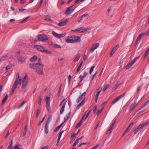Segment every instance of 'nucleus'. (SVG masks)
<instances>
[{
    "label": "nucleus",
    "mask_w": 149,
    "mask_h": 149,
    "mask_svg": "<svg viewBox=\"0 0 149 149\" xmlns=\"http://www.w3.org/2000/svg\"><path fill=\"white\" fill-rule=\"evenodd\" d=\"M45 20H47L49 21H50L51 20V19L50 16L49 15H46L45 17Z\"/></svg>",
    "instance_id": "44"
},
{
    "label": "nucleus",
    "mask_w": 149,
    "mask_h": 149,
    "mask_svg": "<svg viewBox=\"0 0 149 149\" xmlns=\"http://www.w3.org/2000/svg\"><path fill=\"white\" fill-rule=\"evenodd\" d=\"M143 127L141 125H140L134 131V133L135 134H136Z\"/></svg>",
    "instance_id": "14"
},
{
    "label": "nucleus",
    "mask_w": 149,
    "mask_h": 149,
    "mask_svg": "<svg viewBox=\"0 0 149 149\" xmlns=\"http://www.w3.org/2000/svg\"><path fill=\"white\" fill-rule=\"evenodd\" d=\"M70 113H71L70 112L68 113L66 117H65L64 118V119L65 121L68 119L69 116L70 114Z\"/></svg>",
    "instance_id": "40"
},
{
    "label": "nucleus",
    "mask_w": 149,
    "mask_h": 149,
    "mask_svg": "<svg viewBox=\"0 0 149 149\" xmlns=\"http://www.w3.org/2000/svg\"><path fill=\"white\" fill-rule=\"evenodd\" d=\"M82 123V121L80 120L79 122L77 124L76 127V128H78L81 125Z\"/></svg>",
    "instance_id": "34"
},
{
    "label": "nucleus",
    "mask_w": 149,
    "mask_h": 149,
    "mask_svg": "<svg viewBox=\"0 0 149 149\" xmlns=\"http://www.w3.org/2000/svg\"><path fill=\"white\" fill-rule=\"evenodd\" d=\"M49 129H48V126H45V133L47 134L48 132Z\"/></svg>",
    "instance_id": "39"
},
{
    "label": "nucleus",
    "mask_w": 149,
    "mask_h": 149,
    "mask_svg": "<svg viewBox=\"0 0 149 149\" xmlns=\"http://www.w3.org/2000/svg\"><path fill=\"white\" fill-rule=\"evenodd\" d=\"M74 10H66L65 13L67 16L69 15Z\"/></svg>",
    "instance_id": "22"
},
{
    "label": "nucleus",
    "mask_w": 149,
    "mask_h": 149,
    "mask_svg": "<svg viewBox=\"0 0 149 149\" xmlns=\"http://www.w3.org/2000/svg\"><path fill=\"white\" fill-rule=\"evenodd\" d=\"M21 145H16L14 146L15 149H21Z\"/></svg>",
    "instance_id": "45"
},
{
    "label": "nucleus",
    "mask_w": 149,
    "mask_h": 149,
    "mask_svg": "<svg viewBox=\"0 0 149 149\" xmlns=\"http://www.w3.org/2000/svg\"><path fill=\"white\" fill-rule=\"evenodd\" d=\"M109 84H107L106 86H105L103 89V91L104 92H105L106 90L109 88Z\"/></svg>",
    "instance_id": "42"
},
{
    "label": "nucleus",
    "mask_w": 149,
    "mask_h": 149,
    "mask_svg": "<svg viewBox=\"0 0 149 149\" xmlns=\"http://www.w3.org/2000/svg\"><path fill=\"white\" fill-rule=\"evenodd\" d=\"M116 120H115V121H113V123L110 125L109 127V129L108 130V131L107 132V134H110L111 132L112 131V128H113L114 125L116 123Z\"/></svg>",
    "instance_id": "5"
},
{
    "label": "nucleus",
    "mask_w": 149,
    "mask_h": 149,
    "mask_svg": "<svg viewBox=\"0 0 149 149\" xmlns=\"http://www.w3.org/2000/svg\"><path fill=\"white\" fill-rule=\"evenodd\" d=\"M74 42H79L80 41V38L77 36H74L72 37Z\"/></svg>",
    "instance_id": "10"
},
{
    "label": "nucleus",
    "mask_w": 149,
    "mask_h": 149,
    "mask_svg": "<svg viewBox=\"0 0 149 149\" xmlns=\"http://www.w3.org/2000/svg\"><path fill=\"white\" fill-rule=\"evenodd\" d=\"M39 113L40 112L39 111V109H38L36 111V117L37 118H38Z\"/></svg>",
    "instance_id": "54"
},
{
    "label": "nucleus",
    "mask_w": 149,
    "mask_h": 149,
    "mask_svg": "<svg viewBox=\"0 0 149 149\" xmlns=\"http://www.w3.org/2000/svg\"><path fill=\"white\" fill-rule=\"evenodd\" d=\"M8 95L6 94V95L5 97H4V98L3 99V100H2V104H3L5 103V102L7 100L8 98Z\"/></svg>",
    "instance_id": "30"
},
{
    "label": "nucleus",
    "mask_w": 149,
    "mask_h": 149,
    "mask_svg": "<svg viewBox=\"0 0 149 149\" xmlns=\"http://www.w3.org/2000/svg\"><path fill=\"white\" fill-rule=\"evenodd\" d=\"M37 57L36 56H33L30 59V61L31 62L35 61L37 59Z\"/></svg>",
    "instance_id": "28"
},
{
    "label": "nucleus",
    "mask_w": 149,
    "mask_h": 149,
    "mask_svg": "<svg viewBox=\"0 0 149 149\" xmlns=\"http://www.w3.org/2000/svg\"><path fill=\"white\" fill-rule=\"evenodd\" d=\"M36 63H31L29 64V66L30 68L33 69H35L36 68Z\"/></svg>",
    "instance_id": "20"
},
{
    "label": "nucleus",
    "mask_w": 149,
    "mask_h": 149,
    "mask_svg": "<svg viewBox=\"0 0 149 149\" xmlns=\"http://www.w3.org/2000/svg\"><path fill=\"white\" fill-rule=\"evenodd\" d=\"M48 39V37L45 34H41L38 36V40L39 41L45 42Z\"/></svg>",
    "instance_id": "1"
},
{
    "label": "nucleus",
    "mask_w": 149,
    "mask_h": 149,
    "mask_svg": "<svg viewBox=\"0 0 149 149\" xmlns=\"http://www.w3.org/2000/svg\"><path fill=\"white\" fill-rule=\"evenodd\" d=\"M81 57V54H78L74 60V62H76L78 61Z\"/></svg>",
    "instance_id": "24"
},
{
    "label": "nucleus",
    "mask_w": 149,
    "mask_h": 149,
    "mask_svg": "<svg viewBox=\"0 0 149 149\" xmlns=\"http://www.w3.org/2000/svg\"><path fill=\"white\" fill-rule=\"evenodd\" d=\"M69 20V18L65 20L59 22L58 24V25L59 26H61L65 25L67 23V22H68Z\"/></svg>",
    "instance_id": "6"
},
{
    "label": "nucleus",
    "mask_w": 149,
    "mask_h": 149,
    "mask_svg": "<svg viewBox=\"0 0 149 149\" xmlns=\"http://www.w3.org/2000/svg\"><path fill=\"white\" fill-rule=\"evenodd\" d=\"M130 68V62H129L125 66V68L126 69H129Z\"/></svg>",
    "instance_id": "48"
},
{
    "label": "nucleus",
    "mask_w": 149,
    "mask_h": 149,
    "mask_svg": "<svg viewBox=\"0 0 149 149\" xmlns=\"http://www.w3.org/2000/svg\"><path fill=\"white\" fill-rule=\"evenodd\" d=\"M42 101V99L40 96L39 97V99L38 101V104L39 105H40L41 104V102Z\"/></svg>",
    "instance_id": "55"
},
{
    "label": "nucleus",
    "mask_w": 149,
    "mask_h": 149,
    "mask_svg": "<svg viewBox=\"0 0 149 149\" xmlns=\"http://www.w3.org/2000/svg\"><path fill=\"white\" fill-rule=\"evenodd\" d=\"M100 44L99 43H97L93 44L92 46L95 49H96L99 46Z\"/></svg>",
    "instance_id": "35"
},
{
    "label": "nucleus",
    "mask_w": 149,
    "mask_h": 149,
    "mask_svg": "<svg viewBox=\"0 0 149 149\" xmlns=\"http://www.w3.org/2000/svg\"><path fill=\"white\" fill-rule=\"evenodd\" d=\"M52 116L51 115H50L49 116L47 120L49 121H51L52 119Z\"/></svg>",
    "instance_id": "60"
},
{
    "label": "nucleus",
    "mask_w": 149,
    "mask_h": 149,
    "mask_svg": "<svg viewBox=\"0 0 149 149\" xmlns=\"http://www.w3.org/2000/svg\"><path fill=\"white\" fill-rule=\"evenodd\" d=\"M91 29V28L90 27L88 28H84V31H86L87 30H90Z\"/></svg>",
    "instance_id": "62"
},
{
    "label": "nucleus",
    "mask_w": 149,
    "mask_h": 149,
    "mask_svg": "<svg viewBox=\"0 0 149 149\" xmlns=\"http://www.w3.org/2000/svg\"><path fill=\"white\" fill-rule=\"evenodd\" d=\"M16 82L15 83H14V84L13 86V88L12 89L11 92L10 93V95H12L14 93V92L15 90H16L17 87L18 85L16 84Z\"/></svg>",
    "instance_id": "12"
},
{
    "label": "nucleus",
    "mask_w": 149,
    "mask_h": 149,
    "mask_svg": "<svg viewBox=\"0 0 149 149\" xmlns=\"http://www.w3.org/2000/svg\"><path fill=\"white\" fill-rule=\"evenodd\" d=\"M86 92H84L81 96H79V98L77 99L76 100V102L77 103H79L81 100L82 99H84V100L85 99V96L86 95Z\"/></svg>",
    "instance_id": "4"
},
{
    "label": "nucleus",
    "mask_w": 149,
    "mask_h": 149,
    "mask_svg": "<svg viewBox=\"0 0 149 149\" xmlns=\"http://www.w3.org/2000/svg\"><path fill=\"white\" fill-rule=\"evenodd\" d=\"M102 109H98L97 112V114L98 115L100 114L101 112H102Z\"/></svg>",
    "instance_id": "53"
},
{
    "label": "nucleus",
    "mask_w": 149,
    "mask_h": 149,
    "mask_svg": "<svg viewBox=\"0 0 149 149\" xmlns=\"http://www.w3.org/2000/svg\"><path fill=\"white\" fill-rule=\"evenodd\" d=\"M22 80L21 78H16L14 83H15L16 82V84L17 85H18V84L21 85L22 83Z\"/></svg>",
    "instance_id": "15"
},
{
    "label": "nucleus",
    "mask_w": 149,
    "mask_h": 149,
    "mask_svg": "<svg viewBox=\"0 0 149 149\" xmlns=\"http://www.w3.org/2000/svg\"><path fill=\"white\" fill-rule=\"evenodd\" d=\"M66 34L65 33H64L62 34H58V38H60L64 37L65 36Z\"/></svg>",
    "instance_id": "43"
},
{
    "label": "nucleus",
    "mask_w": 149,
    "mask_h": 149,
    "mask_svg": "<svg viewBox=\"0 0 149 149\" xmlns=\"http://www.w3.org/2000/svg\"><path fill=\"white\" fill-rule=\"evenodd\" d=\"M145 34V33H142L141 34H140L138 37V38H137V39L136 40V43H137V41L141 40L142 38V36H143Z\"/></svg>",
    "instance_id": "19"
},
{
    "label": "nucleus",
    "mask_w": 149,
    "mask_h": 149,
    "mask_svg": "<svg viewBox=\"0 0 149 149\" xmlns=\"http://www.w3.org/2000/svg\"><path fill=\"white\" fill-rule=\"evenodd\" d=\"M65 104L66 102H65L62 106V108H61L60 110V113L61 114H62L63 112V111H64Z\"/></svg>",
    "instance_id": "25"
},
{
    "label": "nucleus",
    "mask_w": 149,
    "mask_h": 149,
    "mask_svg": "<svg viewBox=\"0 0 149 149\" xmlns=\"http://www.w3.org/2000/svg\"><path fill=\"white\" fill-rule=\"evenodd\" d=\"M139 56L138 57L135 58L134 60L131 62V66H132L135 62L136 60L139 58Z\"/></svg>",
    "instance_id": "38"
},
{
    "label": "nucleus",
    "mask_w": 149,
    "mask_h": 149,
    "mask_svg": "<svg viewBox=\"0 0 149 149\" xmlns=\"http://www.w3.org/2000/svg\"><path fill=\"white\" fill-rule=\"evenodd\" d=\"M36 72L39 75H42L43 74V68H42L40 69L36 70Z\"/></svg>",
    "instance_id": "23"
},
{
    "label": "nucleus",
    "mask_w": 149,
    "mask_h": 149,
    "mask_svg": "<svg viewBox=\"0 0 149 149\" xmlns=\"http://www.w3.org/2000/svg\"><path fill=\"white\" fill-rule=\"evenodd\" d=\"M44 52H45L46 53L48 54H51V51L45 49Z\"/></svg>",
    "instance_id": "63"
},
{
    "label": "nucleus",
    "mask_w": 149,
    "mask_h": 149,
    "mask_svg": "<svg viewBox=\"0 0 149 149\" xmlns=\"http://www.w3.org/2000/svg\"><path fill=\"white\" fill-rule=\"evenodd\" d=\"M38 63H38L39 64H40L41 65H43L41 61V59L40 58H38Z\"/></svg>",
    "instance_id": "58"
},
{
    "label": "nucleus",
    "mask_w": 149,
    "mask_h": 149,
    "mask_svg": "<svg viewBox=\"0 0 149 149\" xmlns=\"http://www.w3.org/2000/svg\"><path fill=\"white\" fill-rule=\"evenodd\" d=\"M97 109V107L96 106H95L93 109V112L94 113H95L96 112Z\"/></svg>",
    "instance_id": "59"
},
{
    "label": "nucleus",
    "mask_w": 149,
    "mask_h": 149,
    "mask_svg": "<svg viewBox=\"0 0 149 149\" xmlns=\"http://www.w3.org/2000/svg\"><path fill=\"white\" fill-rule=\"evenodd\" d=\"M17 58L19 62H24L25 61L26 58L23 56H18L17 57Z\"/></svg>",
    "instance_id": "9"
},
{
    "label": "nucleus",
    "mask_w": 149,
    "mask_h": 149,
    "mask_svg": "<svg viewBox=\"0 0 149 149\" xmlns=\"http://www.w3.org/2000/svg\"><path fill=\"white\" fill-rule=\"evenodd\" d=\"M28 76L27 75H25L22 81V87L23 88H24L26 87V86L28 83Z\"/></svg>",
    "instance_id": "2"
},
{
    "label": "nucleus",
    "mask_w": 149,
    "mask_h": 149,
    "mask_svg": "<svg viewBox=\"0 0 149 149\" xmlns=\"http://www.w3.org/2000/svg\"><path fill=\"white\" fill-rule=\"evenodd\" d=\"M126 94V93H125L123 94L118 96L115 99L113 100L112 102L111 103L112 104H114L115 103L117 102L119 100L121 99V98L125 96Z\"/></svg>",
    "instance_id": "3"
},
{
    "label": "nucleus",
    "mask_w": 149,
    "mask_h": 149,
    "mask_svg": "<svg viewBox=\"0 0 149 149\" xmlns=\"http://www.w3.org/2000/svg\"><path fill=\"white\" fill-rule=\"evenodd\" d=\"M26 102V101H23L22 102L21 104L18 107H17V108L18 109H19L22 107L24 104Z\"/></svg>",
    "instance_id": "37"
},
{
    "label": "nucleus",
    "mask_w": 149,
    "mask_h": 149,
    "mask_svg": "<svg viewBox=\"0 0 149 149\" xmlns=\"http://www.w3.org/2000/svg\"><path fill=\"white\" fill-rule=\"evenodd\" d=\"M29 17H30L29 16H28V17H27L26 18H25L21 22H24L26 21Z\"/></svg>",
    "instance_id": "61"
},
{
    "label": "nucleus",
    "mask_w": 149,
    "mask_h": 149,
    "mask_svg": "<svg viewBox=\"0 0 149 149\" xmlns=\"http://www.w3.org/2000/svg\"><path fill=\"white\" fill-rule=\"evenodd\" d=\"M46 107L48 111H49L50 109V104H47Z\"/></svg>",
    "instance_id": "57"
},
{
    "label": "nucleus",
    "mask_w": 149,
    "mask_h": 149,
    "mask_svg": "<svg viewBox=\"0 0 149 149\" xmlns=\"http://www.w3.org/2000/svg\"><path fill=\"white\" fill-rule=\"evenodd\" d=\"M119 85V84H117L114 87V88L115 89V90L116 89L118 88Z\"/></svg>",
    "instance_id": "64"
},
{
    "label": "nucleus",
    "mask_w": 149,
    "mask_h": 149,
    "mask_svg": "<svg viewBox=\"0 0 149 149\" xmlns=\"http://www.w3.org/2000/svg\"><path fill=\"white\" fill-rule=\"evenodd\" d=\"M89 17V15L88 14H84L82 15V17L83 18L84 20L87 19Z\"/></svg>",
    "instance_id": "27"
},
{
    "label": "nucleus",
    "mask_w": 149,
    "mask_h": 149,
    "mask_svg": "<svg viewBox=\"0 0 149 149\" xmlns=\"http://www.w3.org/2000/svg\"><path fill=\"white\" fill-rule=\"evenodd\" d=\"M12 65H8L6 68H5L6 70V72H7L8 70L10 69L12 67Z\"/></svg>",
    "instance_id": "46"
},
{
    "label": "nucleus",
    "mask_w": 149,
    "mask_h": 149,
    "mask_svg": "<svg viewBox=\"0 0 149 149\" xmlns=\"http://www.w3.org/2000/svg\"><path fill=\"white\" fill-rule=\"evenodd\" d=\"M51 45L54 47H55V48H61V46L60 45H58L55 44H52Z\"/></svg>",
    "instance_id": "36"
},
{
    "label": "nucleus",
    "mask_w": 149,
    "mask_h": 149,
    "mask_svg": "<svg viewBox=\"0 0 149 149\" xmlns=\"http://www.w3.org/2000/svg\"><path fill=\"white\" fill-rule=\"evenodd\" d=\"M85 77H84V76H82L81 75H80L79 77V78L80 79V82H81L83 79Z\"/></svg>",
    "instance_id": "50"
},
{
    "label": "nucleus",
    "mask_w": 149,
    "mask_h": 149,
    "mask_svg": "<svg viewBox=\"0 0 149 149\" xmlns=\"http://www.w3.org/2000/svg\"><path fill=\"white\" fill-rule=\"evenodd\" d=\"M52 35L55 37L58 38V34L56 33L54 31H52Z\"/></svg>",
    "instance_id": "41"
},
{
    "label": "nucleus",
    "mask_w": 149,
    "mask_h": 149,
    "mask_svg": "<svg viewBox=\"0 0 149 149\" xmlns=\"http://www.w3.org/2000/svg\"><path fill=\"white\" fill-rule=\"evenodd\" d=\"M140 125H141L142 127L143 128V127H144L145 126H148L149 125V122H146L145 123H143Z\"/></svg>",
    "instance_id": "33"
},
{
    "label": "nucleus",
    "mask_w": 149,
    "mask_h": 149,
    "mask_svg": "<svg viewBox=\"0 0 149 149\" xmlns=\"http://www.w3.org/2000/svg\"><path fill=\"white\" fill-rule=\"evenodd\" d=\"M138 105V104L134 102V103L131 104V110L135 109Z\"/></svg>",
    "instance_id": "21"
},
{
    "label": "nucleus",
    "mask_w": 149,
    "mask_h": 149,
    "mask_svg": "<svg viewBox=\"0 0 149 149\" xmlns=\"http://www.w3.org/2000/svg\"><path fill=\"white\" fill-rule=\"evenodd\" d=\"M13 144V139H12L11 141V142L8 145V149H13V148H12Z\"/></svg>",
    "instance_id": "29"
},
{
    "label": "nucleus",
    "mask_w": 149,
    "mask_h": 149,
    "mask_svg": "<svg viewBox=\"0 0 149 149\" xmlns=\"http://www.w3.org/2000/svg\"><path fill=\"white\" fill-rule=\"evenodd\" d=\"M84 103H85V102H84V99H83L82 100L81 102L77 105V107H76L77 109H79L80 108V107L81 105L83 106L84 105Z\"/></svg>",
    "instance_id": "17"
},
{
    "label": "nucleus",
    "mask_w": 149,
    "mask_h": 149,
    "mask_svg": "<svg viewBox=\"0 0 149 149\" xmlns=\"http://www.w3.org/2000/svg\"><path fill=\"white\" fill-rule=\"evenodd\" d=\"M149 103V100H148L139 109V110H141L142 108H144L146 107L148 103Z\"/></svg>",
    "instance_id": "32"
},
{
    "label": "nucleus",
    "mask_w": 149,
    "mask_h": 149,
    "mask_svg": "<svg viewBox=\"0 0 149 149\" xmlns=\"http://www.w3.org/2000/svg\"><path fill=\"white\" fill-rule=\"evenodd\" d=\"M95 49L92 46L91 48L90 49V51L91 53H92Z\"/></svg>",
    "instance_id": "47"
},
{
    "label": "nucleus",
    "mask_w": 149,
    "mask_h": 149,
    "mask_svg": "<svg viewBox=\"0 0 149 149\" xmlns=\"http://www.w3.org/2000/svg\"><path fill=\"white\" fill-rule=\"evenodd\" d=\"M119 47L118 45H116L114 46L112 49L110 53V56H111L117 50Z\"/></svg>",
    "instance_id": "7"
},
{
    "label": "nucleus",
    "mask_w": 149,
    "mask_h": 149,
    "mask_svg": "<svg viewBox=\"0 0 149 149\" xmlns=\"http://www.w3.org/2000/svg\"><path fill=\"white\" fill-rule=\"evenodd\" d=\"M91 111L90 110L87 113V115H86V117L85 118V120H86V119L87 118L88 116L91 113Z\"/></svg>",
    "instance_id": "52"
},
{
    "label": "nucleus",
    "mask_w": 149,
    "mask_h": 149,
    "mask_svg": "<svg viewBox=\"0 0 149 149\" xmlns=\"http://www.w3.org/2000/svg\"><path fill=\"white\" fill-rule=\"evenodd\" d=\"M50 97L49 96H47L45 98L46 102L47 104H50Z\"/></svg>",
    "instance_id": "18"
},
{
    "label": "nucleus",
    "mask_w": 149,
    "mask_h": 149,
    "mask_svg": "<svg viewBox=\"0 0 149 149\" xmlns=\"http://www.w3.org/2000/svg\"><path fill=\"white\" fill-rule=\"evenodd\" d=\"M95 66H93L90 69L89 73L90 74H91L92 72L93 71L94 68H95Z\"/></svg>",
    "instance_id": "49"
},
{
    "label": "nucleus",
    "mask_w": 149,
    "mask_h": 149,
    "mask_svg": "<svg viewBox=\"0 0 149 149\" xmlns=\"http://www.w3.org/2000/svg\"><path fill=\"white\" fill-rule=\"evenodd\" d=\"M36 68L35 70H36L40 69L41 68H43L44 65H41L38 63H36Z\"/></svg>",
    "instance_id": "13"
},
{
    "label": "nucleus",
    "mask_w": 149,
    "mask_h": 149,
    "mask_svg": "<svg viewBox=\"0 0 149 149\" xmlns=\"http://www.w3.org/2000/svg\"><path fill=\"white\" fill-rule=\"evenodd\" d=\"M8 58V56H3L1 57L0 59V62L1 61H4L5 60Z\"/></svg>",
    "instance_id": "26"
},
{
    "label": "nucleus",
    "mask_w": 149,
    "mask_h": 149,
    "mask_svg": "<svg viewBox=\"0 0 149 149\" xmlns=\"http://www.w3.org/2000/svg\"><path fill=\"white\" fill-rule=\"evenodd\" d=\"M99 146V145L97 144L93 147L91 149H96Z\"/></svg>",
    "instance_id": "56"
},
{
    "label": "nucleus",
    "mask_w": 149,
    "mask_h": 149,
    "mask_svg": "<svg viewBox=\"0 0 149 149\" xmlns=\"http://www.w3.org/2000/svg\"><path fill=\"white\" fill-rule=\"evenodd\" d=\"M35 46L38 50L42 52H44L45 49L43 47L40 45H35Z\"/></svg>",
    "instance_id": "11"
},
{
    "label": "nucleus",
    "mask_w": 149,
    "mask_h": 149,
    "mask_svg": "<svg viewBox=\"0 0 149 149\" xmlns=\"http://www.w3.org/2000/svg\"><path fill=\"white\" fill-rule=\"evenodd\" d=\"M84 27H81L72 31H77L78 33H83L84 31Z\"/></svg>",
    "instance_id": "8"
},
{
    "label": "nucleus",
    "mask_w": 149,
    "mask_h": 149,
    "mask_svg": "<svg viewBox=\"0 0 149 149\" xmlns=\"http://www.w3.org/2000/svg\"><path fill=\"white\" fill-rule=\"evenodd\" d=\"M83 63V62L82 61H81L80 64L79 65V66L77 68V69L76 72V73H77L80 70V68L81 67Z\"/></svg>",
    "instance_id": "31"
},
{
    "label": "nucleus",
    "mask_w": 149,
    "mask_h": 149,
    "mask_svg": "<svg viewBox=\"0 0 149 149\" xmlns=\"http://www.w3.org/2000/svg\"><path fill=\"white\" fill-rule=\"evenodd\" d=\"M65 42L68 43H74V40L72 38V36L70 38H68L66 39Z\"/></svg>",
    "instance_id": "16"
},
{
    "label": "nucleus",
    "mask_w": 149,
    "mask_h": 149,
    "mask_svg": "<svg viewBox=\"0 0 149 149\" xmlns=\"http://www.w3.org/2000/svg\"><path fill=\"white\" fill-rule=\"evenodd\" d=\"M61 127H60V126L59 125L58 126H57L56 127L54 130V132H56Z\"/></svg>",
    "instance_id": "51"
}]
</instances>
